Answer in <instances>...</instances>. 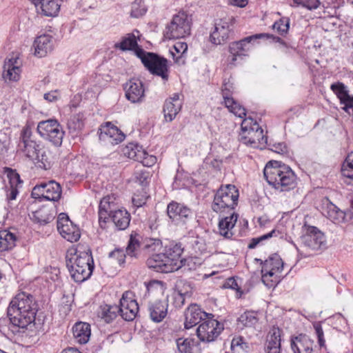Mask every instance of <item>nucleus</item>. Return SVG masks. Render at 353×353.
<instances>
[{"label": "nucleus", "instance_id": "nucleus-1", "mask_svg": "<svg viewBox=\"0 0 353 353\" xmlns=\"http://www.w3.org/2000/svg\"><path fill=\"white\" fill-rule=\"evenodd\" d=\"M37 312V305L34 296L25 292L18 293L7 308L8 330L14 334L19 333L21 329L27 328L34 323Z\"/></svg>", "mask_w": 353, "mask_h": 353}, {"label": "nucleus", "instance_id": "nucleus-2", "mask_svg": "<svg viewBox=\"0 0 353 353\" xmlns=\"http://www.w3.org/2000/svg\"><path fill=\"white\" fill-rule=\"evenodd\" d=\"M65 263L72 278L77 283L89 279L94 268L90 250L81 251L73 247L67 250Z\"/></svg>", "mask_w": 353, "mask_h": 353}, {"label": "nucleus", "instance_id": "nucleus-3", "mask_svg": "<svg viewBox=\"0 0 353 353\" xmlns=\"http://www.w3.org/2000/svg\"><path fill=\"white\" fill-rule=\"evenodd\" d=\"M263 175L268 184L280 192L290 191L296 185V176L292 170L278 161H269L264 168Z\"/></svg>", "mask_w": 353, "mask_h": 353}, {"label": "nucleus", "instance_id": "nucleus-4", "mask_svg": "<svg viewBox=\"0 0 353 353\" xmlns=\"http://www.w3.org/2000/svg\"><path fill=\"white\" fill-rule=\"evenodd\" d=\"M239 190L235 185H221L216 191L212 203V209L219 214L233 212L237 205Z\"/></svg>", "mask_w": 353, "mask_h": 353}, {"label": "nucleus", "instance_id": "nucleus-5", "mask_svg": "<svg viewBox=\"0 0 353 353\" xmlns=\"http://www.w3.org/2000/svg\"><path fill=\"white\" fill-rule=\"evenodd\" d=\"M135 53L152 74L160 77L164 81L168 80L169 65L167 59L154 52H145L142 48L137 49Z\"/></svg>", "mask_w": 353, "mask_h": 353}, {"label": "nucleus", "instance_id": "nucleus-6", "mask_svg": "<svg viewBox=\"0 0 353 353\" xmlns=\"http://www.w3.org/2000/svg\"><path fill=\"white\" fill-rule=\"evenodd\" d=\"M192 23V14L181 10L173 15L170 23L166 26L165 35L170 39L189 36L191 32Z\"/></svg>", "mask_w": 353, "mask_h": 353}, {"label": "nucleus", "instance_id": "nucleus-7", "mask_svg": "<svg viewBox=\"0 0 353 353\" xmlns=\"http://www.w3.org/2000/svg\"><path fill=\"white\" fill-rule=\"evenodd\" d=\"M266 38L272 39L274 42H281V38L269 34H256L250 37H247L239 41L230 43L229 46V52L232 54L230 64H234L238 57L246 56L247 52L250 50L251 46L254 44L258 39Z\"/></svg>", "mask_w": 353, "mask_h": 353}, {"label": "nucleus", "instance_id": "nucleus-8", "mask_svg": "<svg viewBox=\"0 0 353 353\" xmlns=\"http://www.w3.org/2000/svg\"><path fill=\"white\" fill-rule=\"evenodd\" d=\"M37 130L42 138L54 145L60 146L62 144L65 132L57 120L50 119L41 121L39 122Z\"/></svg>", "mask_w": 353, "mask_h": 353}, {"label": "nucleus", "instance_id": "nucleus-9", "mask_svg": "<svg viewBox=\"0 0 353 353\" xmlns=\"http://www.w3.org/2000/svg\"><path fill=\"white\" fill-rule=\"evenodd\" d=\"M283 262L277 254H274L266 259L261 270L262 281L269 288L273 287L279 282L275 274L281 272L283 268Z\"/></svg>", "mask_w": 353, "mask_h": 353}, {"label": "nucleus", "instance_id": "nucleus-10", "mask_svg": "<svg viewBox=\"0 0 353 353\" xmlns=\"http://www.w3.org/2000/svg\"><path fill=\"white\" fill-rule=\"evenodd\" d=\"M31 195L32 198L39 201L43 200L57 201L61 198V188L54 181L41 183L33 188Z\"/></svg>", "mask_w": 353, "mask_h": 353}, {"label": "nucleus", "instance_id": "nucleus-11", "mask_svg": "<svg viewBox=\"0 0 353 353\" xmlns=\"http://www.w3.org/2000/svg\"><path fill=\"white\" fill-rule=\"evenodd\" d=\"M223 330V325L218 321L209 318L203 321L196 329V334L203 342L214 341Z\"/></svg>", "mask_w": 353, "mask_h": 353}, {"label": "nucleus", "instance_id": "nucleus-12", "mask_svg": "<svg viewBox=\"0 0 353 353\" xmlns=\"http://www.w3.org/2000/svg\"><path fill=\"white\" fill-rule=\"evenodd\" d=\"M119 314L127 321H133L139 312V305L132 291H125L119 301Z\"/></svg>", "mask_w": 353, "mask_h": 353}, {"label": "nucleus", "instance_id": "nucleus-13", "mask_svg": "<svg viewBox=\"0 0 353 353\" xmlns=\"http://www.w3.org/2000/svg\"><path fill=\"white\" fill-rule=\"evenodd\" d=\"M31 129L28 126L24 127L21 132L18 148L29 159H34L41 148V144L32 139Z\"/></svg>", "mask_w": 353, "mask_h": 353}, {"label": "nucleus", "instance_id": "nucleus-14", "mask_svg": "<svg viewBox=\"0 0 353 353\" xmlns=\"http://www.w3.org/2000/svg\"><path fill=\"white\" fill-rule=\"evenodd\" d=\"M167 214L175 224H185L192 219L193 212L183 204L172 201L167 206Z\"/></svg>", "mask_w": 353, "mask_h": 353}, {"label": "nucleus", "instance_id": "nucleus-15", "mask_svg": "<svg viewBox=\"0 0 353 353\" xmlns=\"http://www.w3.org/2000/svg\"><path fill=\"white\" fill-rule=\"evenodd\" d=\"M57 230L60 234L70 242H76L80 238L79 229L73 225L68 216L65 213H61L57 221Z\"/></svg>", "mask_w": 353, "mask_h": 353}, {"label": "nucleus", "instance_id": "nucleus-16", "mask_svg": "<svg viewBox=\"0 0 353 353\" xmlns=\"http://www.w3.org/2000/svg\"><path fill=\"white\" fill-rule=\"evenodd\" d=\"M302 244L312 250H319L325 247V237L316 227L310 226L305 234L301 238Z\"/></svg>", "mask_w": 353, "mask_h": 353}, {"label": "nucleus", "instance_id": "nucleus-17", "mask_svg": "<svg viewBox=\"0 0 353 353\" xmlns=\"http://www.w3.org/2000/svg\"><path fill=\"white\" fill-rule=\"evenodd\" d=\"M126 99L133 103H141L145 97V89L140 79H131L124 85Z\"/></svg>", "mask_w": 353, "mask_h": 353}, {"label": "nucleus", "instance_id": "nucleus-18", "mask_svg": "<svg viewBox=\"0 0 353 353\" xmlns=\"http://www.w3.org/2000/svg\"><path fill=\"white\" fill-rule=\"evenodd\" d=\"M99 139L107 143L117 145L125 139V134L115 125L107 123L99 129Z\"/></svg>", "mask_w": 353, "mask_h": 353}, {"label": "nucleus", "instance_id": "nucleus-19", "mask_svg": "<svg viewBox=\"0 0 353 353\" xmlns=\"http://www.w3.org/2000/svg\"><path fill=\"white\" fill-rule=\"evenodd\" d=\"M253 128L249 130V132L241 135L242 142L252 148L264 146L267 143V137L263 134V129L258 123H255Z\"/></svg>", "mask_w": 353, "mask_h": 353}, {"label": "nucleus", "instance_id": "nucleus-20", "mask_svg": "<svg viewBox=\"0 0 353 353\" xmlns=\"http://www.w3.org/2000/svg\"><path fill=\"white\" fill-rule=\"evenodd\" d=\"M210 315L201 310L199 305L196 304L190 305L185 313V322L184 326L185 329H190L196 325L201 321H204Z\"/></svg>", "mask_w": 353, "mask_h": 353}, {"label": "nucleus", "instance_id": "nucleus-21", "mask_svg": "<svg viewBox=\"0 0 353 353\" xmlns=\"http://www.w3.org/2000/svg\"><path fill=\"white\" fill-rule=\"evenodd\" d=\"M169 260L163 253L153 254L147 260L149 268L157 272L168 273L176 271V268H172L169 263Z\"/></svg>", "mask_w": 353, "mask_h": 353}, {"label": "nucleus", "instance_id": "nucleus-22", "mask_svg": "<svg viewBox=\"0 0 353 353\" xmlns=\"http://www.w3.org/2000/svg\"><path fill=\"white\" fill-rule=\"evenodd\" d=\"M182 102L180 100L179 94L174 93L172 97L166 99L163 109L165 121L170 122L173 121L180 112Z\"/></svg>", "mask_w": 353, "mask_h": 353}, {"label": "nucleus", "instance_id": "nucleus-23", "mask_svg": "<svg viewBox=\"0 0 353 353\" xmlns=\"http://www.w3.org/2000/svg\"><path fill=\"white\" fill-rule=\"evenodd\" d=\"M168 303L167 300L150 302L148 310L150 319L155 323L161 322L167 316Z\"/></svg>", "mask_w": 353, "mask_h": 353}, {"label": "nucleus", "instance_id": "nucleus-24", "mask_svg": "<svg viewBox=\"0 0 353 353\" xmlns=\"http://www.w3.org/2000/svg\"><path fill=\"white\" fill-rule=\"evenodd\" d=\"M34 54L39 57H43L53 49L52 37L48 34H42L37 37L34 41Z\"/></svg>", "mask_w": 353, "mask_h": 353}, {"label": "nucleus", "instance_id": "nucleus-25", "mask_svg": "<svg viewBox=\"0 0 353 353\" xmlns=\"http://www.w3.org/2000/svg\"><path fill=\"white\" fill-rule=\"evenodd\" d=\"M229 33L228 23L220 19L215 23L214 30L210 36V41L215 45H220L228 39Z\"/></svg>", "mask_w": 353, "mask_h": 353}, {"label": "nucleus", "instance_id": "nucleus-26", "mask_svg": "<svg viewBox=\"0 0 353 353\" xmlns=\"http://www.w3.org/2000/svg\"><path fill=\"white\" fill-rule=\"evenodd\" d=\"M230 85L224 84V88L222 90L223 98L225 107L236 116L243 118L246 115L245 109L239 104L234 99L231 97L230 91Z\"/></svg>", "mask_w": 353, "mask_h": 353}, {"label": "nucleus", "instance_id": "nucleus-27", "mask_svg": "<svg viewBox=\"0 0 353 353\" xmlns=\"http://www.w3.org/2000/svg\"><path fill=\"white\" fill-rule=\"evenodd\" d=\"M110 196H105L101 200L99 206V223L102 229L107 228V223L109 222L110 214L114 212V204L110 201Z\"/></svg>", "mask_w": 353, "mask_h": 353}, {"label": "nucleus", "instance_id": "nucleus-28", "mask_svg": "<svg viewBox=\"0 0 353 353\" xmlns=\"http://www.w3.org/2000/svg\"><path fill=\"white\" fill-rule=\"evenodd\" d=\"M130 219V214L125 209H117L110 214L108 223H113L117 230H124L128 228Z\"/></svg>", "mask_w": 353, "mask_h": 353}, {"label": "nucleus", "instance_id": "nucleus-29", "mask_svg": "<svg viewBox=\"0 0 353 353\" xmlns=\"http://www.w3.org/2000/svg\"><path fill=\"white\" fill-rule=\"evenodd\" d=\"M281 330L277 327H273L269 332L265 343L266 353L281 352Z\"/></svg>", "mask_w": 353, "mask_h": 353}, {"label": "nucleus", "instance_id": "nucleus-30", "mask_svg": "<svg viewBox=\"0 0 353 353\" xmlns=\"http://www.w3.org/2000/svg\"><path fill=\"white\" fill-rule=\"evenodd\" d=\"M20 73L21 68L17 58H11L5 61L3 65V78L6 81H18Z\"/></svg>", "mask_w": 353, "mask_h": 353}, {"label": "nucleus", "instance_id": "nucleus-31", "mask_svg": "<svg viewBox=\"0 0 353 353\" xmlns=\"http://www.w3.org/2000/svg\"><path fill=\"white\" fill-rule=\"evenodd\" d=\"M227 213L229 216H223L219 220V230L221 236L226 239H230L233 235L231 230L237 221V214L234 211Z\"/></svg>", "mask_w": 353, "mask_h": 353}, {"label": "nucleus", "instance_id": "nucleus-32", "mask_svg": "<svg viewBox=\"0 0 353 353\" xmlns=\"http://www.w3.org/2000/svg\"><path fill=\"white\" fill-rule=\"evenodd\" d=\"M36 7L40 6L42 13L47 17L58 14L61 4L59 0H30Z\"/></svg>", "mask_w": 353, "mask_h": 353}, {"label": "nucleus", "instance_id": "nucleus-33", "mask_svg": "<svg viewBox=\"0 0 353 353\" xmlns=\"http://www.w3.org/2000/svg\"><path fill=\"white\" fill-rule=\"evenodd\" d=\"M291 348L294 353H312V342L307 336L300 334L291 340Z\"/></svg>", "mask_w": 353, "mask_h": 353}, {"label": "nucleus", "instance_id": "nucleus-34", "mask_svg": "<svg viewBox=\"0 0 353 353\" xmlns=\"http://www.w3.org/2000/svg\"><path fill=\"white\" fill-rule=\"evenodd\" d=\"M73 336L77 343L85 344L88 342L90 335V325L85 322H78L72 327Z\"/></svg>", "mask_w": 353, "mask_h": 353}, {"label": "nucleus", "instance_id": "nucleus-35", "mask_svg": "<svg viewBox=\"0 0 353 353\" xmlns=\"http://www.w3.org/2000/svg\"><path fill=\"white\" fill-rule=\"evenodd\" d=\"M183 248L180 244L171 245L165 248V252L163 253L170 261L169 263L172 268H176V271L179 270V263L182 259Z\"/></svg>", "mask_w": 353, "mask_h": 353}, {"label": "nucleus", "instance_id": "nucleus-36", "mask_svg": "<svg viewBox=\"0 0 353 353\" xmlns=\"http://www.w3.org/2000/svg\"><path fill=\"white\" fill-rule=\"evenodd\" d=\"M56 211L54 208L42 207L33 212L34 219L41 225H45L54 220Z\"/></svg>", "mask_w": 353, "mask_h": 353}, {"label": "nucleus", "instance_id": "nucleus-37", "mask_svg": "<svg viewBox=\"0 0 353 353\" xmlns=\"http://www.w3.org/2000/svg\"><path fill=\"white\" fill-rule=\"evenodd\" d=\"M119 314V308L117 305H105L100 307L99 316L105 323H110Z\"/></svg>", "mask_w": 353, "mask_h": 353}, {"label": "nucleus", "instance_id": "nucleus-38", "mask_svg": "<svg viewBox=\"0 0 353 353\" xmlns=\"http://www.w3.org/2000/svg\"><path fill=\"white\" fill-rule=\"evenodd\" d=\"M123 154L128 158L139 161L144 155L145 150L137 143H130L123 149Z\"/></svg>", "mask_w": 353, "mask_h": 353}, {"label": "nucleus", "instance_id": "nucleus-39", "mask_svg": "<svg viewBox=\"0 0 353 353\" xmlns=\"http://www.w3.org/2000/svg\"><path fill=\"white\" fill-rule=\"evenodd\" d=\"M17 236L14 234L8 231H0V252L12 249L15 246Z\"/></svg>", "mask_w": 353, "mask_h": 353}, {"label": "nucleus", "instance_id": "nucleus-40", "mask_svg": "<svg viewBox=\"0 0 353 353\" xmlns=\"http://www.w3.org/2000/svg\"><path fill=\"white\" fill-rule=\"evenodd\" d=\"M173 50L174 52L170 50V53L175 62L179 64H184L185 54L188 51V44L185 42H176L173 46Z\"/></svg>", "mask_w": 353, "mask_h": 353}, {"label": "nucleus", "instance_id": "nucleus-41", "mask_svg": "<svg viewBox=\"0 0 353 353\" xmlns=\"http://www.w3.org/2000/svg\"><path fill=\"white\" fill-rule=\"evenodd\" d=\"M114 48L122 51L131 50L136 48H139L136 37L133 34H129L128 37H123L120 43H116Z\"/></svg>", "mask_w": 353, "mask_h": 353}, {"label": "nucleus", "instance_id": "nucleus-42", "mask_svg": "<svg viewBox=\"0 0 353 353\" xmlns=\"http://www.w3.org/2000/svg\"><path fill=\"white\" fill-rule=\"evenodd\" d=\"M187 287L189 290H183L182 289H179L178 292L173 295V305L175 307H181L185 304V298L191 296L192 288L189 284ZM178 288H179V285H178Z\"/></svg>", "mask_w": 353, "mask_h": 353}, {"label": "nucleus", "instance_id": "nucleus-43", "mask_svg": "<svg viewBox=\"0 0 353 353\" xmlns=\"http://www.w3.org/2000/svg\"><path fill=\"white\" fill-rule=\"evenodd\" d=\"M230 349L232 353H245L249 349V345L243 337L234 336L231 342Z\"/></svg>", "mask_w": 353, "mask_h": 353}, {"label": "nucleus", "instance_id": "nucleus-44", "mask_svg": "<svg viewBox=\"0 0 353 353\" xmlns=\"http://www.w3.org/2000/svg\"><path fill=\"white\" fill-rule=\"evenodd\" d=\"M37 156L34 159L37 161L40 168L44 170H48L51 168L52 161L49 152L41 148L40 152H37Z\"/></svg>", "mask_w": 353, "mask_h": 353}, {"label": "nucleus", "instance_id": "nucleus-45", "mask_svg": "<svg viewBox=\"0 0 353 353\" xmlns=\"http://www.w3.org/2000/svg\"><path fill=\"white\" fill-rule=\"evenodd\" d=\"M238 321L243 326L252 327L257 323L258 318L255 312H245L239 317Z\"/></svg>", "mask_w": 353, "mask_h": 353}, {"label": "nucleus", "instance_id": "nucleus-46", "mask_svg": "<svg viewBox=\"0 0 353 353\" xmlns=\"http://www.w3.org/2000/svg\"><path fill=\"white\" fill-rule=\"evenodd\" d=\"M341 172L345 176L353 179V152L347 154L342 165Z\"/></svg>", "mask_w": 353, "mask_h": 353}, {"label": "nucleus", "instance_id": "nucleus-47", "mask_svg": "<svg viewBox=\"0 0 353 353\" xmlns=\"http://www.w3.org/2000/svg\"><path fill=\"white\" fill-rule=\"evenodd\" d=\"M84 125L83 117L81 114H74L68 121V127L70 130L75 132L80 130Z\"/></svg>", "mask_w": 353, "mask_h": 353}, {"label": "nucleus", "instance_id": "nucleus-48", "mask_svg": "<svg viewBox=\"0 0 353 353\" xmlns=\"http://www.w3.org/2000/svg\"><path fill=\"white\" fill-rule=\"evenodd\" d=\"M193 341L188 339L179 338L176 340V345L180 353H193Z\"/></svg>", "mask_w": 353, "mask_h": 353}, {"label": "nucleus", "instance_id": "nucleus-49", "mask_svg": "<svg viewBox=\"0 0 353 353\" xmlns=\"http://www.w3.org/2000/svg\"><path fill=\"white\" fill-rule=\"evenodd\" d=\"M109 259L115 261L120 266L125 263L126 254L123 249L115 248L109 253Z\"/></svg>", "mask_w": 353, "mask_h": 353}, {"label": "nucleus", "instance_id": "nucleus-50", "mask_svg": "<svg viewBox=\"0 0 353 353\" xmlns=\"http://www.w3.org/2000/svg\"><path fill=\"white\" fill-rule=\"evenodd\" d=\"M137 234L132 233L126 248V252L128 255L133 256L135 255L136 250L140 247L139 241L137 239Z\"/></svg>", "mask_w": 353, "mask_h": 353}, {"label": "nucleus", "instance_id": "nucleus-51", "mask_svg": "<svg viewBox=\"0 0 353 353\" xmlns=\"http://www.w3.org/2000/svg\"><path fill=\"white\" fill-rule=\"evenodd\" d=\"M330 89L336 95L339 99H341L349 93L347 87L340 81L331 84Z\"/></svg>", "mask_w": 353, "mask_h": 353}, {"label": "nucleus", "instance_id": "nucleus-52", "mask_svg": "<svg viewBox=\"0 0 353 353\" xmlns=\"http://www.w3.org/2000/svg\"><path fill=\"white\" fill-rule=\"evenodd\" d=\"M290 28V21L288 18H283L274 22L273 28L281 35L285 34Z\"/></svg>", "mask_w": 353, "mask_h": 353}, {"label": "nucleus", "instance_id": "nucleus-53", "mask_svg": "<svg viewBox=\"0 0 353 353\" xmlns=\"http://www.w3.org/2000/svg\"><path fill=\"white\" fill-rule=\"evenodd\" d=\"M146 12V9L141 4L140 0L134 1L131 6L130 16L134 18H139Z\"/></svg>", "mask_w": 353, "mask_h": 353}, {"label": "nucleus", "instance_id": "nucleus-54", "mask_svg": "<svg viewBox=\"0 0 353 353\" xmlns=\"http://www.w3.org/2000/svg\"><path fill=\"white\" fill-rule=\"evenodd\" d=\"M148 199V196L145 192L134 194L132 199L133 208L138 209L143 206L146 203Z\"/></svg>", "mask_w": 353, "mask_h": 353}, {"label": "nucleus", "instance_id": "nucleus-55", "mask_svg": "<svg viewBox=\"0 0 353 353\" xmlns=\"http://www.w3.org/2000/svg\"><path fill=\"white\" fill-rule=\"evenodd\" d=\"M341 104H343V110L348 113L351 114L350 110L353 112V95H350L349 93L345 97L339 99Z\"/></svg>", "mask_w": 353, "mask_h": 353}, {"label": "nucleus", "instance_id": "nucleus-56", "mask_svg": "<svg viewBox=\"0 0 353 353\" xmlns=\"http://www.w3.org/2000/svg\"><path fill=\"white\" fill-rule=\"evenodd\" d=\"M294 2L310 10L316 9L320 5L319 0H294Z\"/></svg>", "mask_w": 353, "mask_h": 353}, {"label": "nucleus", "instance_id": "nucleus-57", "mask_svg": "<svg viewBox=\"0 0 353 353\" xmlns=\"http://www.w3.org/2000/svg\"><path fill=\"white\" fill-rule=\"evenodd\" d=\"M180 268L182 272L190 271L196 269V264L192 259H182L179 263Z\"/></svg>", "mask_w": 353, "mask_h": 353}, {"label": "nucleus", "instance_id": "nucleus-58", "mask_svg": "<svg viewBox=\"0 0 353 353\" xmlns=\"http://www.w3.org/2000/svg\"><path fill=\"white\" fill-rule=\"evenodd\" d=\"M313 326L318 338V343L319 346L321 347H324L325 345V341L324 339V334L321 325L319 323H315Z\"/></svg>", "mask_w": 353, "mask_h": 353}, {"label": "nucleus", "instance_id": "nucleus-59", "mask_svg": "<svg viewBox=\"0 0 353 353\" xmlns=\"http://www.w3.org/2000/svg\"><path fill=\"white\" fill-rule=\"evenodd\" d=\"M255 123H257V122L254 121L251 117L244 119L241 123L242 133L241 135H243L249 132V130L254 128L253 126H254Z\"/></svg>", "mask_w": 353, "mask_h": 353}, {"label": "nucleus", "instance_id": "nucleus-60", "mask_svg": "<svg viewBox=\"0 0 353 353\" xmlns=\"http://www.w3.org/2000/svg\"><path fill=\"white\" fill-rule=\"evenodd\" d=\"M141 157L142 158L139 159V161L142 163V164L146 167H151L157 162V157L154 155L148 154L146 151L145 155Z\"/></svg>", "mask_w": 353, "mask_h": 353}, {"label": "nucleus", "instance_id": "nucleus-61", "mask_svg": "<svg viewBox=\"0 0 353 353\" xmlns=\"http://www.w3.org/2000/svg\"><path fill=\"white\" fill-rule=\"evenodd\" d=\"M8 176L10 179V187L17 188L19 185H21L22 181L20 179V176L18 173L12 171L8 174Z\"/></svg>", "mask_w": 353, "mask_h": 353}, {"label": "nucleus", "instance_id": "nucleus-62", "mask_svg": "<svg viewBox=\"0 0 353 353\" xmlns=\"http://www.w3.org/2000/svg\"><path fill=\"white\" fill-rule=\"evenodd\" d=\"M273 147L274 148L273 150L279 154L286 153L288 151L287 146L284 143H276L273 145Z\"/></svg>", "mask_w": 353, "mask_h": 353}, {"label": "nucleus", "instance_id": "nucleus-63", "mask_svg": "<svg viewBox=\"0 0 353 353\" xmlns=\"http://www.w3.org/2000/svg\"><path fill=\"white\" fill-rule=\"evenodd\" d=\"M58 98L59 94L56 90L51 91L44 94V99L50 102L55 101Z\"/></svg>", "mask_w": 353, "mask_h": 353}, {"label": "nucleus", "instance_id": "nucleus-64", "mask_svg": "<svg viewBox=\"0 0 353 353\" xmlns=\"http://www.w3.org/2000/svg\"><path fill=\"white\" fill-rule=\"evenodd\" d=\"M224 287L232 290H236L239 288L237 282L234 278L228 279L224 284Z\"/></svg>", "mask_w": 353, "mask_h": 353}]
</instances>
